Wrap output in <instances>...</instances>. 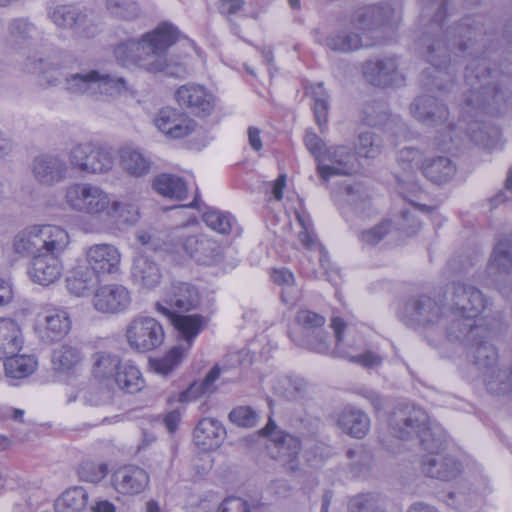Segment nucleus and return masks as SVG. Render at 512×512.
I'll return each mask as SVG.
<instances>
[{
  "mask_svg": "<svg viewBox=\"0 0 512 512\" xmlns=\"http://www.w3.org/2000/svg\"><path fill=\"white\" fill-rule=\"evenodd\" d=\"M492 74L483 59H473L466 67L465 82L470 87L465 99L463 118L455 126H448L450 142L467 136L478 145L489 146L499 136L494 126L484 124L478 119L482 113H497L503 100V93L491 83Z\"/></svg>",
  "mask_w": 512,
  "mask_h": 512,
  "instance_id": "1",
  "label": "nucleus"
},
{
  "mask_svg": "<svg viewBox=\"0 0 512 512\" xmlns=\"http://www.w3.org/2000/svg\"><path fill=\"white\" fill-rule=\"evenodd\" d=\"M178 39L176 27L162 23L154 30L143 34L140 38H129L114 48L117 63L127 69L142 70L157 74L178 75L185 68L177 66L176 71L169 65L166 52Z\"/></svg>",
  "mask_w": 512,
  "mask_h": 512,
  "instance_id": "2",
  "label": "nucleus"
},
{
  "mask_svg": "<svg viewBox=\"0 0 512 512\" xmlns=\"http://www.w3.org/2000/svg\"><path fill=\"white\" fill-rule=\"evenodd\" d=\"M394 13L390 6H367L358 9L349 21H346L334 33L330 34L325 45L337 52L350 53L363 47L373 45L372 41H365L367 33L388 24Z\"/></svg>",
  "mask_w": 512,
  "mask_h": 512,
  "instance_id": "3",
  "label": "nucleus"
},
{
  "mask_svg": "<svg viewBox=\"0 0 512 512\" xmlns=\"http://www.w3.org/2000/svg\"><path fill=\"white\" fill-rule=\"evenodd\" d=\"M447 436L440 425H434L422 436V447L428 452L423 460V472L431 478L449 481L460 473V464L444 453Z\"/></svg>",
  "mask_w": 512,
  "mask_h": 512,
  "instance_id": "4",
  "label": "nucleus"
},
{
  "mask_svg": "<svg viewBox=\"0 0 512 512\" xmlns=\"http://www.w3.org/2000/svg\"><path fill=\"white\" fill-rule=\"evenodd\" d=\"M444 306H440L433 298L420 295L410 299L405 305L406 320L422 328L427 341L434 346L442 342L441 324L447 315Z\"/></svg>",
  "mask_w": 512,
  "mask_h": 512,
  "instance_id": "5",
  "label": "nucleus"
},
{
  "mask_svg": "<svg viewBox=\"0 0 512 512\" xmlns=\"http://www.w3.org/2000/svg\"><path fill=\"white\" fill-rule=\"evenodd\" d=\"M111 200L101 186L89 182L70 184L65 191V203L72 211L94 219L106 216Z\"/></svg>",
  "mask_w": 512,
  "mask_h": 512,
  "instance_id": "6",
  "label": "nucleus"
},
{
  "mask_svg": "<svg viewBox=\"0 0 512 512\" xmlns=\"http://www.w3.org/2000/svg\"><path fill=\"white\" fill-rule=\"evenodd\" d=\"M444 302L447 312L465 315L467 321H472V317L478 318L486 304L479 289L461 282H452L446 286ZM471 324L464 323L461 332L469 329Z\"/></svg>",
  "mask_w": 512,
  "mask_h": 512,
  "instance_id": "7",
  "label": "nucleus"
},
{
  "mask_svg": "<svg viewBox=\"0 0 512 512\" xmlns=\"http://www.w3.org/2000/svg\"><path fill=\"white\" fill-rule=\"evenodd\" d=\"M67 155L73 169L87 174H104L114 166L112 152L90 142L73 144Z\"/></svg>",
  "mask_w": 512,
  "mask_h": 512,
  "instance_id": "8",
  "label": "nucleus"
},
{
  "mask_svg": "<svg viewBox=\"0 0 512 512\" xmlns=\"http://www.w3.org/2000/svg\"><path fill=\"white\" fill-rule=\"evenodd\" d=\"M125 338L132 350L145 353L160 347L165 333L161 323L155 318L136 316L126 325Z\"/></svg>",
  "mask_w": 512,
  "mask_h": 512,
  "instance_id": "9",
  "label": "nucleus"
},
{
  "mask_svg": "<svg viewBox=\"0 0 512 512\" xmlns=\"http://www.w3.org/2000/svg\"><path fill=\"white\" fill-rule=\"evenodd\" d=\"M437 423H431L427 413L414 406L398 407L391 414L389 427L393 435L402 440L419 438L422 444V436L430 431Z\"/></svg>",
  "mask_w": 512,
  "mask_h": 512,
  "instance_id": "10",
  "label": "nucleus"
},
{
  "mask_svg": "<svg viewBox=\"0 0 512 512\" xmlns=\"http://www.w3.org/2000/svg\"><path fill=\"white\" fill-rule=\"evenodd\" d=\"M67 89L72 94L109 95L113 96L126 90V81L122 77H113L90 71L85 74H75L67 80Z\"/></svg>",
  "mask_w": 512,
  "mask_h": 512,
  "instance_id": "11",
  "label": "nucleus"
},
{
  "mask_svg": "<svg viewBox=\"0 0 512 512\" xmlns=\"http://www.w3.org/2000/svg\"><path fill=\"white\" fill-rule=\"evenodd\" d=\"M71 327L72 320L65 309L45 307L37 313L34 330L41 341L50 344L64 339Z\"/></svg>",
  "mask_w": 512,
  "mask_h": 512,
  "instance_id": "12",
  "label": "nucleus"
},
{
  "mask_svg": "<svg viewBox=\"0 0 512 512\" xmlns=\"http://www.w3.org/2000/svg\"><path fill=\"white\" fill-rule=\"evenodd\" d=\"M276 424L269 418L267 425L259 433L263 436H271L273 447L271 454L283 466L290 471L298 469V454L301 449L300 440L288 433L275 432Z\"/></svg>",
  "mask_w": 512,
  "mask_h": 512,
  "instance_id": "13",
  "label": "nucleus"
},
{
  "mask_svg": "<svg viewBox=\"0 0 512 512\" xmlns=\"http://www.w3.org/2000/svg\"><path fill=\"white\" fill-rule=\"evenodd\" d=\"M177 104L198 117L209 116L216 107V97L203 85L188 83L174 93Z\"/></svg>",
  "mask_w": 512,
  "mask_h": 512,
  "instance_id": "14",
  "label": "nucleus"
},
{
  "mask_svg": "<svg viewBox=\"0 0 512 512\" xmlns=\"http://www.w3.org/2000/svg\"><path fill=\"white\" fill-rule=\"evenodd\" d=\"M356 156L347 146H332L325 150L322 159L318 162L319 176L328 181L334 176H349L355 170Z\"/></svg>",
  "mask_w": 512,
  "mask_h": 512,
  "instance_id": "15",
  "label": "nucleus"
},
{
  "mask_svg": "<svg viewBox=\"0 0 512 512\" xmlns=\"http://www.w3.org/2000/svg\"><path fill=\"white\" fill-rule=\"evenodd\" d=\"M130 291L121 284H105L97 288L92 297L93 308L102 314H118L131 305Z\"/></svg>",
  "mask_w": 512,
  "mask_h": 512,
  "instance_id": "16",
  "label": "nucleus"
},
{
  "mask_svg": "<svg viewBox=\"0 0 512 512\" xmlns=\"http://www.w3.org/2000/svg\"><path fill=\"white\" fill-rule=\"evenodd\" d=\"M478 321V318L472 317V321H469L472 323L469 329L461 332V326L468 322L466 316L448 312L440 326L443 333L442 341L446 339L449 342L459 343L465 347L470 345V342L475 341L486 333V329Z\"/></svg>",
  "mask_w": 512,
  "mask_h": 512,
  "instance_id": "17",
  "label": "nucleus"
},
{
  "mask_svg": "<svg viewBox=\"0 0 512 512\" xmlns=\"http://www.w3.org/2000/svg\"><path fill=\"white\" fill-rule=\"evenodd\" d=\"M70 243L67 231L55 225L34 226V254L60 258Z\"/></svg>",
  "mask_w": 512,
  "mask_h": 512,
  "instance_id": "18",
  "label": "nucleus"
},
{
  "mask_svg": "<svg viewBox=\"0 0 512 512\" xmlns=\"http://www.w3.org/2000/svg\"><path fill=\"white\" fill-rule=\"evenodd\" d=\"M50 18L59 27L75 28L79 33L89 37L95 33L94 16L87 9L74 5H59L50 13Z\"/></svg>",
  "mask_w": 512,
  "mask_h": 512,
  "instance_id": "19",
  "label": "nucleus"
},
{
  "mask_svg": "<svg viewBox=\"0 0 512 512\" xmlns=\"http://www.w3.org/2000/svg\"><path fill=\"white\" fill-rule=\"evenodd\" d=\"M154 124L159 131L173 139L190 135L197 126L185 112L173 107L160 109L154 118Z\"/></svg>",
  "mask_w": 512,
  "mask_h": 512,
  "instance_id": "20",
  "label": "nucleus"
},
{
  "mask_svg": "<svg viewBox=\"0 0 512 512\" xmlns=\"http://www.w3.org/2000/svg\"><path fill=\"white\" fill-rule=\"evenodd\" d=\"M121 258L122 255L118 247L109 243L94 244L85 250L87 266L98 276L118 273Z\"/></svg>",
  "mask_w": 512,
  "mask_h": 512,
  "instance_id": "21",
  "label": "nucleus"
},
{
  "mask_svg": "<svg viewBox=\"0 0 512 512\" xmlns=\"http://www.w3.org/2000/svg\"><path fill=\"white\" fill-rule=\"evenodd\" d=\"M149 475L141 467L127 465L117 469L112 475L114 489L123 495H138L149 485Z\"/></svg>",
  "mask_w": 512,
  "mask_h": 512,
  "instance_id": "22",
  "label": "nucleus"
},
{
  "mask_svg": "<svg viewBox=\"0 0 512 512\" xmlns=\"http://www.w3.org/2000/svg\"><path fill=\"white\" fill-rule=\"evenodd\" d=\"M363 69L366 80L374 86L399 85L403 81L402 75L397 70V61L394 57L367 61Z\"/></svg>",
  "mask_w": 512,
  "mask_h": 512,
  "instance_id": "23",
  "label": "nucleus"
},
{
  "mask_svg": "<svg viewBox=\"0 0 512 512\" xmlns=\"http://www.w3.org/2000/svg\"><path fill=\"white\" fill-rule=\"evenodd\" d=\"M156 310L171 320L184 341V343L179 345H183V348L189 351L194 339L204 327L203 318L199 315H177L174 311L164 306L162 302L156 303Z\"/></svg>",
  "mask_w": 512,
  "mask_h": 512,
  "instance_id": "24",
  "label": "nucleus"
},
{
  "mask_svg": "<svg viewBox=\"0 0 512 512\" xmlns=\"http://www.w3.org/2000/svg\"><path fill=\"white\" fill-rule=\"evenodd\" d=\"M226 435L225 428L214 418H202L193 431V443L203 452L218 449Z\"/></svg>",
  "mask_w": 512,
  "mask_h": 512,
  "instance_id": "25",
  "label": "nucleus"
},
{
  "mask_svg": "<svg viewBox=\"0 0 512 512\" xmlns=\"http://www.w3.org/2000/svg\"><path fill=\"white\" fill-rule=\"evenodd\" d=\"M131 278L133 283L141 289L151 290L160 284L162 271L149 256L139 254L133 260Z\"/></svg>",
  "mask_w": 512,
  "mask_h": 512,
  "instance_id": "26",
  "label": "nucleus"
},
{
  "mask_svg": "<svg viewBox=\"0 0 512 512\" xmlns=\"http://www.w3.org/2000/svg\"><path fill=\"white\" fill-rule=\"evenodd\" d=\"M331 328L334 331L336 339L335 354L339 357L346 358L350 362L361 365L364 368H373L381 365L383 358L372 352L367 351L360 355H350L343 348V332L348 329L349 325L340 317H333L330 323Z\"/></svg>",
  "mask_w": 512,
  "mask_h": 512,
  "instance_id": "27",
  "label": "nucleus"
},
{
  "mask_svg": "<svg viewBox=\"0 0 512 512\" xmlns=\"http://www.w3.org/2000/svg\"><path fill=\"white\" fill-rule=\"evenodd\" d=\"M370 425L369 416L352 406L345 407L337 415V426L343 433L355 439H363L368 434Z\"/></svg>",
  "mask_w": 512,
  "mask_h": 512,
  "instance_id": "28",
  "label": "nucleus"
},
{
  "mask_svg": "<svg viewBox=\"0 0 512 512\" xmlns=\"http://www.w3.org/2000/svg\"><path fill=\"white\" fill-rule=\"evenodd\" d=\"M415 119L428 125L444 122L448 117V109L444 104L431 96L418 97L410 106Z\"/></svg>",
  "mask_w": 512,
  "mask_h": 512,
  "instance_id": "29",
  "label": "nucleus"
},
{
  "mask_svg": "<svg viewBox=\"0 0 512 512\" xmlns=\"http://www.w3.org/2000/svg\"><path fill=\"white\" fill-rule=\"evenodd\" d=\"M119 164L122 170L134 178H143L151 173L153 162L150 157L134 147H123L119 151Z\"/></svg>",
  "mask_w": 512,
  "mask_h": 512,
  "instance_id": "30",
  "label": "nucleus"
},
{
  "mask_svg": "<svg viewBox=\"0 0 512 512\" xmlns=\"http://www.w3.org/2000/svg\"><path fill=\"white\" fill-rule=\"evenodd\" d=\"M140 218L137 205L129 202L111 200V206L106 214V221L101 222L94 231L100 232L109 228L112 224L118 226H131Z\"/></svg>",
  "mask_w": 512,
  "mask_h": 512,
  "instance_id": "31",
  "label": "nucleus"
},
{
  "mask_svg": "<svg viewBox=\"0 0 512 512\" xmlns=\"http://www.w3.org/2000/svg\"><path fill=\"white\" fill-rule=\"evenodd\" d=\"M98 283V275L87 265L75 267L66 279L68 291L77 297L90 295Z\"/></svg>",
  "mask_w": 512,
  "mask_h": 512,
  "instance_id": "32",
  "label": "nucleus"
},
{
  "mask_svg": "<svg viewBox=\"0 0 512 512\" xmlns=\"http://www.w3.org/2000/svg\"><path fill=\"white\" fill-rule=\"evenodd\" d=\"M66 173V163L57 157L42 156L34 162V177L41 183L50 185L59 182Z\"/></svg>",
  "mask_w": 512,
  "mask_h": 512,
  "instance_id": "33",
  "label": "nucleus"
},
{
  "mask_svg": "<svg viewBox=\"0 0 512 512\" xmlns=\"http://www.w3.org/2000/svg\"><path fill=\"white\" fill-rule=\"evenodd\" d=\"M199 302L197 290L190 284L178 283L172 286L171 291L166 295L164 306L179 311H189L194 309Z\"/></svg>",
  "mask_w": 512,
  "mask_h": 512,
  "instance_id": "34",
  "label": "nucleus"
},
{
  "mask_svg": "<svg viewBox=\"0 0 512 512\" xmlns=\"http://www.w3.org/2000/svg\"><path fill=\"white\" fill-rule=\"evenodd\" d=\"M62 275L60 258L34 254V282L42 286L55 283Z\"/></svg>",
  "mask_w": 512,
  "mask_h": 512,
  "instance_id": "35",
  "label": "nucleus"
},
{
  "mask_svg": "<svg viewBox=\"0 0 512 512\" xmlns=\"http://www.w3.org/2000/svg\"><path fill=\"white\" fill-rule=\"evenodd\" d=\"M32 25L29 19L18 18L9 23L8 44L9 47L20 55L29 58L31 50V34Z\"/></svg>",
  "mask_w": 512,
  "mask_h": 512,
  "instance_id": "36",
  "label": "nucleus"
},
{
  "mask_svg": "<svg viewBox=\"0 0 512 512\" xmlns=\"http://www.w3.org/2000/svg\"><path fill=\"white\" fill-rule=\"evenodd\" d=\"M23 340L18 324L10 318H0V360L18 353Z\"/></svg>",
  "mask_w": 512,
  "mask_h": 512,
  "instance_id": "37",
  "label": "nucleus"
},
{
  "mask_svg": "<svg viewBox=\"0 0 512 512\" xmlns=\"http://www.w3.org/2000/svg\"><path fill=\"white\" fill-rule=\"evenodd\" d=\"M466 348L468 349V357L479 369L488 371L495 366L498 353L492 344L484 340V334L470 342V345H467Z\"/></svg>",
  "mask_w": 512,
  "mask_h": 512,
  "instance_id": "38",
  "label": "nucleus"
},
{
  "mask_svg": "<svg viewBox=\"0 0 512 512\" xmlns=\"http://www.w3.org/2000/svg\"><path fill=\"white\" fill-rule=\"evenodd\" d=\"M152 187L158 194L177 201L185 199L188 193L185 181L173 174L162 173L156 176Z\"/></svg>",
  "mask_w": 512,
  "mask_h": 512,
  "instance_id": "39",
  "label": "nucleus"
},
{
  "mask_svg": "<svg viewBox=\"0 0 512 512\" xmlns=\"http://www.w3.org/2000/svg\"><path fill=\"white\" fill-rule=\"evenodd\" d=\"M92 375L96 380L108 381L115 378L122 361L116 354L98 351L92 355Z\"/></svg>",
  "mask_w": 512,
  "mask_h": 512,
  "instance_id": "40",
  "label": "nucleus"
},
{
  "mask_svg": "<svg viewBox=\"0 0 512 512\" xmlns=\"http://www.w3.org/2000/svg\"><path fill=\"white\" fill-rule=\"evenodd\" d=\"M421 169L427 179L438 184L449 181L456 172L453 162L443 156L426 159Z\"/></svg>",
  "mask_w": 512,
  "mask_h": 512,
  "instance_id": "41",
  "label": "nucleus"
},
{
  "mask_svg": "<svg viewBox=\"0 0 512 512\" xmlns=\"http://www.w3.org/2000/svg\"><path fill=\"white\" fill-rule=\"evenodd\" d=\"M114 382L120 390L131 394L141 391L145 386L140 369L130 361L122 363Z\"/></svg>",
  "mask_w": 512,
  "mask_h": 512,
  "instance_id": "42",
  "label": "nucleus"
},
{
  "mask_svg": "<svg viewBox=\"0 0 512 512\" xmlns=\"http://www.w3.org/2000/svg\"><path fill=\"white\" fill-rule=\"evenodd\" d=\"M427 60L435 68V72L437 73V75L433 76V81L430 84L434 85L439 90H443L444 87L441 84L435 83L447 76L448 73L445 69L450 63L447 47L442 39H435L429 43Z\"/></svg>",
  "mask_w": 512,
  "mask_h": 512,
  "instance_id": "43",
  "label": "nucleus"
},
{
  "mask_svg": "<svg viewBox=\"0 0 512 512\" xmlns=\"http://www.w3.org/2000/svg\"><path fill=\"white\" fill-rule=\"evenodd\" d=\"M487 270L492 275L509 273L512 270V236L497 243L491 254Z\"/></svg>",
  "mask_w": 512,
  "mask_h": 512,
  "instance_id": "44",
  "label": "nucleus"
},
{
  "mask_svg": "<svg viewBox=\"0 0 512 512\" xmlns=\"http://www.w3.org/2000/svg\"><path fill=\"white\" fill-rule=\"evenodd\" d=\"M83 360L81 350L74 345L65 343L56 347L52 352V366L59 372H69L75 369Z\"/></svg>",
  "mask_w": 512,
  "mask_h": 512,
  "instance_id": "45",
  "label": "nucleus"
},
{
  "mask_svg": "<svg viewBox=\"0 0 512 512\" xmlns=\"http://www.w3.org/2000/svg\"><path fill=\"white\" fill-rule=\"evenodd\" d=\"M89 494L80 486L65 490L55 501V512H82L88 503Z\"/></svg>",
  "mask_w": 512,
  "mask_h": 512,
  "instance_id": "46",
  "label": "nucleus"
},
{
  "mask_svg": "<svg viewBox=\"0 0 512 512\" xmlns=\"http://www.w3.org/2000/svg\"><path fill=\"white\" fill-rule=\"evenodd\" d=\"M484 383L489 393L505 395L512 391V369L495 366L483 374Z\"/></svg>",
  "mask_w": 512,
  "mask_h": 512,
  "instance_id": "47",
  "label": "nucleus"
},
{
  "mask_svg": "<svg viewBox=\"0 0 512 512\" xmlns=\"http://www.w3.org/2000/svg\"><path fill=\"white\" fill-rule=\"evenodd\" d=\"M273 282L282 287L281 299L293 306L300 297V289L295 285L293 273L287 268L274 269L271 273Z\"/></svg>",
  "mask_w": 512,
  "mask_h": 512,
  "instance_id": "48",
  "label": "nucleus"
},
{
  "mask_svg": "<svg viewBox=\"0 0 512 512\" xmlns=\"http://www.w3.org/2000/svg\"><path fill=\"white\" fill-rule=\"evenodd\" d=\"M188 351L183 345L172 347L163 357L150 360L152 369L163 376L171 373L185 358Z\"/></svg>",
  "mask_w": 512,
  "mask_h": 512,
  "instance_id": "49",
  "label": "nucleus"
},
{
  "mask_svg": "<svg viewBox=\"0 0 512 512\" xmlns=\"http://www.w3.org/2000/svg\"><path fill=\"white\" fill-rule=\"evenodd\" d=\"M308 93L313 99L312 109L319 127L324 126L328 119V94L322 83H317L308 88Z\"/></svg>",
  "mask_w": 512,
  "mask_h": 512,
  "instance_id": "50",
  "label": "nucleus"
},
{
  "mask_svg": "<svg viewBox=\"0 0 512 512\" xmlns=\"http://www.w3.org/2000/svg\"><path fill=\"white\" fill-rule=\"evenodd\" d=\"M5 374L12 380L22 379L28 377L31 370L32 360L26 355H8L3 358Z\"/></svg>",
  "mask_w": 512,
  "mask_h": 512,
  "instance_id": "51",
  "label": "nucleus"
},
{
  "mask_svg": "<svg viewBox=\"0 0 512 512\" xmlns=\"http://www.w3.org/2000/svg\"><path fill=\"white\" fill-rule=\"evenodd\" d=\"M220 372V368L215 365L201 383H193L185 391L181 392L179 395V401L183 403L190 402L198 398L200 395L208 392L212 384L219 378Z\"/></svg>",
  "mask_w": 512,
  "mask_h": 512,
  "instance_id": "52",
  "label": "nucleus"
},
{
  "mask_svg": "<svg viewBox=\"0 0 512 512\" xmlns=\"http://www.w3.org/2000/svg\"><path fill=\"white\" fill-rule=\"evenodd\" d=\"M205 224L220 234L231 232L235 219L229 214L215 209H208L202 216Z\"/></svg>",
  "mask_w": 512,
  "mask_h": 512,
  "instance_id": "53",
  "label": "nucleus"
},
{
  "mask_svg": "<svg viewBox=\"0 0 512 512\" xmlns=\"http://www.w3.org/2000/svg\"><path fill=\"white\" fill-rule=\"evenodd\" d=\"M349 512H383L380 499L375 494H358L348 503Z\"/></svg>",
  "mask_w": 512,
  "mask_h": 512,
  "instance_id": "54",
  "label": "nucleus"
},
{
  "mask_svg": "<svg viewBox=\"0 0 512 512\" xmlns=\"http://www.w3.org/2000/svg\"><path fill=\"white\" fill-rule=\"evenodd\" d=\"M107 9L115 17L133 20L139 16L138 4L133 0H107Z\"/></svg>",
  "mask_w": 512,
  "mask_h": 512,
  "instance_id": "55",
  "label": "nucleus"
},
{
  "mask_svg": "<svg viewBox=\"0 0 512 512\" xmlns=\"http://www.w3.org/2000/svg\"><path fill=\"white\" fill-rule=\"evenodd\" d=\"M107 472L108 468L105 463L93 461H84L78 468V475L81 480L94 483L101 481L107 475Z\"/></svg>",
  "mask_w": 512,
  "mask_h": 512,
  "instance_id": "56",
  "label": "nucleus"
},
{
  "mask_svg": "<svg viewBox=\"0 0 512 512\" xmlns=\"http://www.w3.org/2000/svg\"><path fill=\"white\" fill-rule=\"evenodd\" d=\"M381 143L373 132L366 131L359 135L357 152L360 156L374 158L380 152Z\"/></svg>",
  "mask_w": 512,
  "mask_h": 512,
  "instance_id": "57",
  "label": "nucleus"
},
{
  "mask_svg": "<svg viewBox=\"0 0 512 512\" xmlns=\"http://www.w3.org/2000/svg\"><path fill=\"white\" fill-rule=\"evenodd\" d=\"M229 419L237 426L250 428L256 425L258 414L251 407L239 406L229 413Z\"/></svg>",
  "mask_w": 512,
  "mask_h": 512,
  "instance_id": "58",
  "label": "nucleus"
},
{
  "mask_svg": "<svg viewBox=\"0 0 512 512\" xmlns=\"http://www.w3.org/2000/svg\"><path fill=\"white\" fill-rule=\"evenodd\" d=\"M397 161L405 172H412L416 168H421L423 163L421 152L411 147L401 149L398 153Z\"/></svg>",
  "mask_w": 512,
  "mask_h": 512,
  "instance_id": "59",
  "label": "nucleus"
},
{
  "mask_svg": "<svg viewBox=\"0 0 512 512\" xmlns=\"http://www.w3.org/2000/svg\"><path fill=\"white\" fill-rule=\"evenodd\" d=\"M176 239L177 243L174 245L173 248L167 250L171 252H179L181 249L187 252L191 257H194L198 254L199 249L198 246L200 243V237L196 235H185L184 233H181L180 231L177 232V234L173 237V240Z\"/></svg>",
  "mask_w": 512,
  "mask_h": 512,
  "instance_id": "60",
  "label": "nucleus"
},
{
  "mask_svg": "<svg viewBox=\"0 0 512 512\" xmlns=\"http://www.w3.org/2000/svg\"><path fill=\"white\" fill-rule=\"evenodd\" d=\"M296 321L307 331H314L325 324L324 316L308 309L298 311Z\"/></svg>",
  "mask_w": 512,
  "mask_h": 512,
  "instance_id": "61",
  "label": "nucleus"
},
{
  "mask_svg": "<svg viewBox=\"0 0 512 512\" xmlns=\"http://www.w3.org/2000/svg\"><path fill=\"white\" fill-rule=\"evenodd\" d=\"M390 222H382L375 227L365 230L360 234V240L365 245L374 246L378 244L389 232Z\"/></svg>",
  "mask_w": 512,
  "mask_h": 512,
  "instance_id": "62",
  "label": "nucleus"
},
{
  "mask_svg": "<svg viewBox=\"0 0 512 512\" xmlns=\"http://www.w3.org/2000/svg\"><path fill=\"white\" fill-rule=\"evenodd\" d=\"M304 143L308 151L313 155L314 159L318 163L327 149L323 140L316 133L308 130L304 137Z\"/></svg>",
  "mask_w": 512,
  "mask_h": 512,
  "instance_id": "63",
  "label": "nucleus"
},
{
  "mask_svg": "<svg viewBox=\"0 0 512 512\" xmlns=\"http://www.w3.org/2000/svg\"><path fill=\"white\" fill-rule=\"evenodd\" d=\"M217 512H252L248 501L240 497H227L219 505Z\"/></svg>",
  "mask_w": 512,
  "mask_h": 512,
  "instance_id": "64",
  "label": "nucleus"
}]
</instances>
